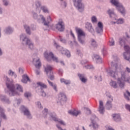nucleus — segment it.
<instances>
[{
    "instance_id": "obj_1",
    "label": "nucleus",
    "mask_w": 130,
    "mask_h": 130,
    "mask_svg": "<svg viewBox=\"0 0 130 130\" xmlns=\"http://www.w3.org/2000/svg\"><path fill=\"white\" fill-rule=\"evenodd\" d=\"M109 75L114 79H117V84L121 89L124 88L125 82L130 83V78H126L125 72H124L118 73L116 70L111 71L109 72Z\"/></svg>"
},
{
    "instance_id": "obj_2",
    "label": "nucleus",
    "mask_w": 130,
    "mask_h": 130,
    "mask_svg": "<svg viewBox=\"0 0 130 130\" xmlns=\"http://www.w3.org/2000/svg\"><path fill=\"white\" fill-rule=\"evenodd\" d=\"M6 85L8 89L9 90L10 96L20 95L19 92H21V93H23V87L19 84H16L14 85L12 83H7Z\"/></svg>"
},
{
    "instance_id": "obj_3",
    "label": "nucleus",
    "mask_w": 130,
    "mask_h": 130,
    "mask_svg": "<svg viewBox=\"0 0 130 130\" xmlns=\"http://www.w3.org/2000/svg\"><path fill=\"white\" fill-rule=\"evenodd\" d=\"M119 43L121 46H124V49L125 52L123 54L124 58L126 60H129L130 58V48L127 45H125V39H120Z\"/></svg>"
},
{
    "instance_id": "obj_4",
    "label": "nucleus",
    "mask_w": 130,
    "mask_h": 130,
    "mask_svg": "<svg viewBox=\"0 0 130 130\" xmlns=\"http://www.w3.org/2000/svg\"><path fill=\"white\" fill-rule=\"evenodd\" d=\"M111 3L114 6L116 7L117 10H118L122 15H124V14H125V10H124L123 6H122L121 4H119L118 0H111Z\"/></svg>"
},
{
    "instance_id": "obj_5",
    "label": "nucleus",
    "mask_w": 130,
    "mask_h": 130,
    "mask_svg": "<svg viewBox=\"0 0 130 130\" xmlns=\"http://www.w3.org/2000/svg\"><path fill=\"white\" fill-rule=\"evenodd\" d=\"M76 32L78 35V41L83 44L85 43V32L80 28L76 29Z\"/></svg>"
},
{
    "instance_id": "obj_6",
    "label": "nucleus",
    "mask_w": 130,
    "mask_h": 130,
    "mask_svg": "<svg viewBox=\"0 0 130 130\" xmlns=\"http://www.w3.org/2000/svg\"><path fill=\"white\" fill-rule=\"evenodd\" d=\"M44 57L48 60V61H50L51 59L53 60V61H55V62H58V60L57 57L54 56L52 52L48 53L47 52H45L44 54Z\"/></svg>"
},
{
    "instance_id": "obj_7",
    "label": "nucleus",
    "mask_w": 130,
    "mask_h": 130,
    "mask_svg": "<svg viewBox=\"0 0 130 130\" xmlns=\"http://www.w3.org/2000/svg\"><path fill=\"white\" fill-rule=\"evenodd\" d=\"M20 39H22V41L25 42V44H27L28 45V47L31 49H33L34 48V45H33V43L31 42V41L29 40L28 38L25 37L24 38V35H21L20 36Z\"/></svg>"
},
{
    "instance_id": "obj_8",
    "label": "nucleus",
    "mask_w": 130,
    "mask_h": 130,
    "mask_svg": "<svg viewBox=\"0 0 130 130\" xmlns=\"http://www.w3.org/2000/svg\"><path fill=\"white\" fill-rule=\"evenodd\" d=\"M97 119H98V118H96L95 115H92L90 118L92 126L94 128V129L99 127V125L96 122V120H97Z\"/></svg>"
},
{
    "instance_id": "obj_9",
    "label": "nucleus",
    "mask_w": 130,
    "mask_h": 130,
    "mask_svg": "<svg viewBox=\"0 0 130 130\" xmlns=\"http://www.w3.org/2000/svg\"><path fill=\"white\" fill-rule=\"evenodd\" d=\"M74 6L78 8L79 10L80 9H84V6L82 4V0H73Z\"/></svg>"
},
{
    "instance_id": "obj_10",
    "label": "nucleus",
    "mask_w": 130,
    "mask_h": 130,
    "mask_svg": "<svg viewBox=\"0 0 130 130\" xmlns=\"http://www.w3.org/2000/svg\"><path fill=\"white\" fill-rule=\"evenodd\" d=\"M40 17L41 20L43 21V23H44V25H45V26H48V25H49V23L51 22V18H50V16H48L47 17L46 21L45 20V18H44L43 16L40 15Z\"/></svg>"
},
{
    "instance_id": "obj_11",
    "label": "nucleus",
    "mask_w": 130,
    "mask_h": 130,
    "mask_svg": "<svg viewBox=\"0 0 130 130\" xmlns=\"http://www.w3.org/2000/svg\"><path fill=\"white\" fill-rule=\"evenodd\" d=\"M56 29L58 31H62L64 30V24L62 21H59L58 24L56 25Z\"/></svg>"
},
{
    "instance_id": "obj_12",
    "label": "nucleus",
    "mask_w": 130,
    "mask_h": 130,
    "mask_svg": "<svg viewBox=\"0 0 130 130\" xmlns=\"http://www.w3.org/2000/svg\"><path fill=\"white\" fill-rule=\"evenodd\" d=\"M32 62L37 69H40L41 67V62L39 58H34Z\"/></svg>"
},
{
    "instance_id": "obj_13",
    "label": "nucleus",
    "mask_w": 130,
    "mask_h": 130,
    "mask_svg": "<svg viewBox=\"0 0 130 130\" xmlns=\"http://www.w3.org/2000/svg\"><path fill=\"white\" fill-rule=\"evenodd\" d=\"M108 94L109 95L108 96V98H109V100L107 103V107L108 109H110V108H111L112 107V106L111 105V102H112V101H113V99L112 98V97H111V95H110V94H109V93H108Z\"/></svg>"
},
{
    "instance_id": "obj_14",
    "label": "nucleus",
    "mask_w": 130,
    "mask_h": 130,
    "mask_svg": "<svg viewBox=\"0 0 130 130\" xmlns=\"http://www.w3.org/2000/svg\"><path fill=\"white\" fill-rule=\"evenodd\" d=\"M52 70H53V68L49 65L47 66V67L45 68V71L46 72L48 76V74H49L50 75H52V74H53L52 73Z\"/></svg>"
},
{
    "instance_id": "obj_15",
    "label": "nucleus",
    "mask_w": 130,
    "mask_h": 130,
    "mask_svg": "<svg viewBox=\"0 0 130 130\" xmlns=\"http://www.w3.org/2000/svg\"><path fill=\"white\" fill-rule=\"evenodd\" d=\"M60 52L61 54H64V55H67L68 57H70V56H71V53H70V51H69L68 50L64 49L62 47L60 48Z\"/></svg>"
},
{
    "instance_id": "obj_16",
    "label": "nucleus",
    "mask_w": 130,
    "mask_h": 130,
    "mask_svg": "<svg viewBox=\"0 0 130 130\" xmlns=\"http://www.w3.org/2000/svg\"><path fill=\"white\" fill-rule=\"evenodd\" d=\"M59 101H67V96L63 93H60L58 98Z\"/></svg>"
},
{
    "instance_id": "obj_17",
    "label": "nucleus",
    "mask_w": 130,
    "mask_h": 130,
    "mask_svg": "<svg viewBox=\"0 0 130 130\" xmlns=\"http://www.w3.org/2000/svg\"><path fill=\"white\" fill-rule=\"evenodd\" d=\"M22 109L23 110V113L24 115H26V116L30 117L31 116V114H30V112L27 110L24 106H21Z\"/></svg>"
},
{
    "instance_id": "obj_18",
    "label": "nucleus",
    "mask_w": 130,
    "mask_h": 130,
    "mask_svg": "<svg viewBox=\"0 0 130 130\" xmlns=\"http://www.w3.org/2000/svg\"><path fill=\"white\" fill-rule=\"evenodd\" d=\"M98 25V27L96 28V32H98V33L103 32V24L99 22Z\"/></svg>"
},
{
    "instance_id": "obj_19",
    "label": "nucleus",
    "mask_w": 130,
    "mask_h": 130,
    "mask_svg": "<svg viewBox=\"0 0 130 130\" xmlns=\"http://www.w3.org/2000/svg\"><path fill=\"white\" fill-rule=\"evenodd\" d=\"M99 103H100V106H99V112H100V113L103 114L104 112V107H103V102L101 101H100Z\"/></svg>"
},
{
    "instance_id": "obj_20",
    "label": "nucleus",
    "mask_w": 130,
    "mask_h": 130,
    "mask_svg": "<svg viewBox=\"0 0 130 130\" xmlns=\"http://www.w3.org/2000/svg\"><path fill=\"white\" fill-rule=\"evenodd\" d=\"M85 27L88 29L89 32H94V29L92 28V24L90 23H87L85 25Z\"/></svg>"
},
{
    "instance_id": "obj_21",
    "label": "nucleus",
    "mask_w": 130,
    "mask_h": 130,
    "mask_svg": "<svg viewBox=\"0 0 130 130\" xmlns=\"http://www.w3.org/2000/svg\"><path fill=\"white\" fill-rule=\"evenodd\" d=\"M115 121H119L120 120V115L118 114H114L112 115Z\"/></svg>"
},
{
    "instance_id": "obj_22",
    "label": "nucleus",
    "mask_w": 130,
    "mask_h": 130,
    "mask_svg": "<svg viewBox=\"0 0 130 130\" xmlns=\"http://www.w3.org/2000/svg\"><path fill=\"white\" fill-rule=\"evenodd\" d=\"M68 113L69 114H71L72 115H75V116H77L78 115V114H80L81 113V112L80 111H69Z\"/></svg>"
},
{
    "instance_id": "obj_23",
    "label": "nucleus",
    "mask_w": 130,
    "mask_h": 130,
    "mask_svg": "<svg viewBox=\"0 0 130 130\" xmlns=\"http://www.w3.org/2000/svg\"><path fill=\"white\" fill-rule=\"evenodd\" d=\"M78 77L82 83H86L87 82V79L85 78V76L83 74H78Z\"/></svg>"
},
{
    "instance_id": "obj_24",
    "label": "nucleus",
    "mask_w": 130,
    "mask_h": 130,
    "mask_svg": "<svg viewBox=\"0 0 130 130\" xmlns=\"http://www.w3.org/2000/svg\"><path fill=\"white\" fill-rule=\"evenodd\" d=\"M28 81H30V79H29V77L27 75H24L22 76V79L21 80V82L22 83H27Z\"/></svg>"
},
{
    "instance_id": "obj_25",
    "label": "nucleus",
    "mask_w": 130,
    "mask_h": 130,
    "mask_svg": "<svg viewBox=\"0 0 130 130\" xmlns=\"http://www.w3.org/2000/svg\"><path fill=\"white\" fill-rule=\"evenodd\" d=\"M51 117L54 121H58V122H59V123H60V124H62V125H66V123H64L63 121L60 120V119H58L55 117L51 116Z\"/></svg>"
},
{
    "instance_id": "obj_26",
    "label": "nucleus",
    "mask_w": 130,
    "mask_h": 130,
    "mask_svg": "<svg viewBox=\"0 0 130 130\" xmlns=\"http://www.w3.org/2000/svg\"><path fill=\"white\" fill-rule=\"evenodd\" d=\"M110 85L113 88H114V89H116L118 88V85L117 84V83H116L115 81H112L110 83Z\"/></svg>"
},
{
    "instance_id": "obj_27",
    "label": "nucleus",
    "mask_w": 130,
    "mask_h": 130,
    "mask_svg": "<svg viewBox=\"0 0 130 130\" xmlns=\"http://www.w3.org/2000/svg\"><path fill=\"white\" fill-rule=\"evenodd\" d=\"M0 115L1 117H3L4 119H7V116L6 115H5V113H4V109L0 107Z\"/></svg>"
},
{
    "instance_id": "obj_28",
    "label": "nucleus",
    "mask_w": 130,
    "mask_h": 130,
    "mask_svg": "<svg viewBox=\"0 0 130 130\" xmlns=\"http://www.w3.org/2000/svg\"><path fill=\"white\" fill-rule=\"evenodd\" d=\"M94 58H95L96 60V62L98 63H102V59L100 58L99 55H94Z\"/></svg>"
},
{
    "instance_id": "obj_29",
    "label": "nucleus",
    "mask_w": 130,
    "mask_h": 130,
    "mask_svg": "<svg viewBox=\"0 0 130 130\" xmlns=\"http://www.w3.org/2000/svg\"><path fill=\"white\" fill-rule=\"evenodd\" d=\"M60 82L61 83H64L66 85H69V84H71V81L70 80H66L63 78L60 79Z\"/></svg>"
},
{
    "instance_id": "obj_30",
    "label": "nucleus",
    "mask_w": 130,
    "mask_h": 130,
    "mask_svg": "<svg viewBox=\"0 0 130 130\" xmlns=\"http://www.w3.org/2000/svg\"><path fill=\"white\" fill-rule=\"evenodd\" d=\"M37 85L40 86L41 89H46L47 88V86L42 82H38Z\"/></svg>"
},
{
    "instance_id": "obj_31",
    "label": "nucleus",
    "mask_w": 130,
    "mask_h": 130,
    "mask_svg": "<svg viewBox=\"0 0 130 130\" xmlns=\"http://www.w3.org/2000/svg\"><path fill=\"white\" fill-rule=\"evenodd\" d=\"M124 96L128 101L129 100V98L128 97H130V92H128V91L126 90V92L124 93Z\"/></svg>"
},
{
    "instance_id": "obj_32",
    "label": "nucleus",
    "mask_w": 130,
    "mask_h": 130,
    "mask_svg": "<svg viewBox=\"0 0 130 130\" xmlns=\"http://www.w3.org/2000/svg\"><path fill=\"white\" fill-rule=\"evenodd\" d=\"M13 32V29L11 28V27H9L7 28L6 33V34H10Z\"/></svg>"
},
{
    "instance_id": "obj_33",
    "label": "nucleus",
    "mask_w": 130,
    "mask_h": 130,
    "mask_svg": "<svg viewBox=\"0 0 130 130\" xmlns=\"http://www.w3.org/2000/svg\"><path fill=\"white\" fill-rule=\"evenodd\" d=\"M24 28L26 30V33L30 35V27H29V26H28L27 25H24Z\"/></svg>"
},
{
    "instance_id": "obj_34",
    "label": "nucleus",
    "mask_w": 130,
    "mask_h": 130,
    "mask_svg": "<svg viewBox=\"0 0 130 130\" xmlns=\"http://www.w3.org/2000/svg\"><path fill=\"white\" fill-rule=\"evenodd\" d=\"M48 82L49 85H50V86H52V87H53V89H54L55 90V91H57L56 85H53V83L51 82H50L49 80H48Z\"/></svg>"
},
{
    "instance_id": "obj_35",
    "label": "nucleus",
    "mask_w": 130,
    "mask_h": 130,
    "mask_svg": "<svg viewBox=\"0 0 130 130\" xmlns=\"http://www.w3.org/2000/svg\"><path fill=\"white\" fill-rule=\"evenodd\" d=\"M109 45L110 46H113L114 45V40L113 39H110L109 40Z\"/></svg>"
},
{
    "instance_id": "obj_36",
    "label": "nucleus",
    "mask_w": 130,
    "mask_h": 130,
    "mask_svg": "<svg viewBox=\"0 0 130 130\" xmlns=\"http://www.w3.org/2000/svg\"><path fill=\"white\" fill-rule=\"evenodd\" d=\"M91 45H92V46H93V47H96V46H97V44H96V41H95V40H94L93 39H92L91 41Z\"/></svg>"
},
{
    "instance_id": "obj_37",
    "label": "nucleus",
    "mask_w": 130,
    "mask_h": 130,
    "mask_svg": "<svg viewBox=\"0 0 130 130\" xmlns=\"http://www.w3.org/2000/svg\"><path fill=\"white\" fill-rule=\"evenodd\" d=\"M41 9L44 12V13H48V10L47 9V8H46V7H42Z\"/></svg>"
},
{
    "instance_id": "obj_38",
    "label": "nucleus",
    "mask_w": 130,
    "mask_h": 130,
    "mask_svg": "<svg viewBox=\"0 0 130 130\" xmlns=\"http://www.w3.org/2000/svg\"><path fill=\"white\" fill-rule=\"evenodd\" d=\"M91 21L92 23H96V22H97V18H96L95 16H93L91 18Z\"/></svg>"
},
{
    "instance_id": "obj_39",
    "label": "nucleus",
    "mask_w": 130,
    "mask_h": 130,
    "mask_svg": "<svg viewBox=\"0 0 130 130\" xmlns=\"http://www.w3.org/2000/svg\"><path fill=\"white\" fill-rule=\"evenodd\" d=\"M25 97H26V98H28V97H30L31 96V93L30 92H25L24 93Z\"/></svg>"
},
{
    "instance_id": "obj_40",
    "label": "nucleus",
    "mask_w": 130,
    "mask_h": 130,
    "mask_svg": "<svg viewBox=\"0 0 130 130\" xmlns=\"http://www.w3.org/2000/svg\"><path fill=\"white\" fill-rule=\"evenodd\" d=\"M59 38L60 41H61V42H62L63 43H66V40L62 39V37L59 36Z\"/></svg>"
},
{
    "instance_id": "obj_41",
    "label": "nucleus",
    "mask_w": 130,
    "mask_h": 130,
    "mask_svg": "<svg viewBox=\"0 0 130 130\" xmlns=\"http://www.w3.org/2000/svg\"><path fill=\"white\" fill-rule=\"evenodd\" d=\"M108 13L109 15H110V17H111L112 15L114 14V12H113V11H111V10H109L108 11Z\"/></svg>"
},
{
    "instance_id": "obj_42",
    "label": "nucleus",
    "mask_w": 130,
    "mask_h": 130,
    "mask_svg": "<svg viewBox=\"0 0 130 130\" xmlns=\"http://www.w3.org/2000/svg\"><path fill=\"white\" fill-rule=\"evenodd\" d=\"M117 23V24H122L123 23V19H120L118 20Z\"/></svg>"
},
{
    "instance_id": "obj_43",
    "label": "nucleus",
    "mask_w": 130,
    "mask_h": 130,
    "mask_svg": "<svg viewBox=\"0 0 130 130\" xmlns=\"http://www.w3.org/2000/svg\"><path fill=\"white\" fill-rule=\"evenodd\" d=\"M0 99L2 101H6V96H5L4 95H1Z\"/></svg>"
},
{
    "instance_id": "obj_44",
    "label": "nucleus",
    "mask_w": 130,
    "mask_h": 130,
    "mask_svg": "<svg viewBox=\"0 0 130 130\" xmlns=\"http://www.w3.org/2000/svg\"><path fill=\"white\" fill-rule=\"evenodd\" d=\"M88 62H89L87 60H83L81 61L82 64H86V63H88Z\"/></svg>"
},
{
    "instance_id": "obj_45",
    "label": "nucleus",
    "mask_w": 130,
    "mask_h": 130,
    "mask_svg": "<svg viewBox=\"0 0 130 130\" xmlns=\"http://www.w3.org/2000/svg\"><path fill=\"white\" fill-rule=\"evenodd\" d=\"M36 7H37V8H40V6H41L40 2H38V1L36 3Z\"/></svg>"
},
{
    "instance_id": "obj_46",
    "label": "nucleus",
    "mask_w": 130,
    "mask_h": 130,
    "mask_svg": "<svg viewBox=\"0 0 130 130\" xmlns=\"http://www.w3.org/2000/svg\"><path fill=\"white\" fill-rule=\"evenodd\" d=\"M85 110L86 111V113H87V114H90L91 113V110H90V109L86 108L85 109Z\"/></svg>"
},
{
    "instance_id": "obj_47",
    "label": "nucleus",
    "mask_w": 130,
    "mask_h": 130,
    "mask_svg": "<svg viewBox=\"0 0 130 130\" xmlns=\"http://www.w3.org/2000/svg\"><path fill=\"white\" fill-rule=\"evenodd\" d=\"M85 68L88 69H93V66L91 65H87V66H85Z\"/></svg>"
},
{
    "instance_id": "obj_48",
    "label": "nucleus",
    "mask_w": 130,
    "mask_h": 130,
    "mask_svg": "<svg viewBox=\"0 0 130 130\" xmlns=\"http://www.w3.org/2000/svg\"><path fill=\"white\" fill-rule=\"evenodd\" d=\"M48 111V110H47V109H45L43 111V113L45 115H46L47 114Z\"/></svg>"
},
{
    "instance_id": "obj_49",
    "label": "nucleus",
    "mask_w": 130,
    "mask_h": 130,
    "mask_svg": "<svg viewBox=\"0 0 130 130\" xmlns=\"http://www.w3.org/2000/svg\"><path fill=\"white\" fill-rule=\"evenodd\" d=\"M125 108H126V109H127V110H128L130 112V105H126Z\"/></svg>"
},
{
    "instance_id": "obj_50",
    "label": "nucleus",
    "mask_w": 130,
    "mask_h": 130,
    "mask_svg": "<svg viewBox=\"0 0 130 130\" xmlns=\"http://www.w3.org/2000/svg\"><path fill=\"white\" fill-rule=\"evenodd\" d=\"M14 74V72L13 71H12L11 70H10L9 71V75H10V76H13Z\"/></svg>"
},
{
    "instance_id": "obj_51",
    "label": "nucleus",
    "mask_w": 130,
    "mask_h": 130,
    "mask_svg": "<svg viewBox=\"0 0 130 130\" xmlns=\"http://www.w3.org/2000/svg\"><path fill=\"white\" fill-rule=\"evenodd\" d=\"M3 3L5 6H8V5H9V3H8V1H5V0L3 1Z\"/></svg>"
},
{
    "instance_id": "obj_52",
    "label": "nucleus",
    "mask_w": 130,
    "mask_h": 130,
    "mask_svg": "<svg viewBox=\"0 0 130 130\" xmlns=\"http://www.w3.org/2000/svg\"><path fill=\"white\" fill-rule=\"evenodd\" d=\"M50 80H54V76L53 75H51V76L49 77Z\"/></svg>"
},
{
    "instance_id": "obj_53",
    "label": "nucleus",
    "mask_w": 130,
    "mask_h": 130,
    "mask_svg": "<svg viewBox=\"0 0 130 130\" xmlns=\"http://www.w3.org/2000/svg\"><path fill=\"white\" fill-rule=\"evenodd\" d=\"M42 96H43V97H45L46 96V93H45L44 91H42Z\"/></svg>"
},
{
    "instance_id": "obj_54",
    "label": "nucleus",
    "mask_w": 130,
    "mask_h": 130,
    "mask_svg": "<svg viewBox=\"0 0 130 130\" xmlns=\"http://www.w3.org/2000/svg\"><path fill=\"white\" fill-rule=\"evenodd\" d=\"M38 106L39 108H41V103L40 102H38Z\"/></svg>"
},
{
    "instance_id": "obj_55",
    "label": "nucleus",
    "mask_w": 130,
    "mask_h": 130,
    "mask_svg": "<svg viewBox=\"0 0 130 130\" xmlns=\"http://www.w3.org/2000/svg\"><path fill=\"white\" fill-rule=\"evenodd\" d=\"M54 45L56 47V48H57L58 47H59V46H58L56 43H54Z\"/></svg>"
},
{
    "instance_id": "obj_56",
    "label": "nucleus",
    "mask_w": 130,
    "mask_h": 130,
    "mask_svg": "<svg viewBox=\"0 0 130 130\" xmlns=\"http://www.w3.org/2000/svg\"><path fill=\"white\" fill-rule=\"evenodd\" d=\"M126 71L128 73H130V69L127 67L126 68Z\"/></svg>"
},
{
    "instance_id": "obj_57",
    "label": "nucleus",
    "mask_w": 130,
    "mask_h": 130,
    "mask_svg": "<svg viewBox=\"0 0 130 130\" xmlns=\"http://www.w3.org/2000/svg\"><path fill=\"white\" fill-rule=\"evenodd\" d=\"M37 17V14L36 13H35V14H34V18H35V19H36Z\"/></svg>"
},
{
    "instance_id": "obj_58",
    "label": "nucleus",
    "mask_w": 130,
    "mask_h": 130,
    "mask_svg": "<svg viewBox=\"0 0 130 130\" xmlns=\"http://www.w3.org/2000/svg\"><path fill=\"white\" fill-rule=\"evenodd\" d=\"M71 36L73 37V38H75V35H74L72 31H71Z\"/></svg>"
},
{
    "instance_id": "obj_59",
    "label": "nucleus",
    "mask_w": 130,
    "mask_h": 130,
    "mask_svg": "<svg viewBox=\"0 0 130 130\" xmlns=\"http://www.w3.org/2000/svg\"><path fill=\"white\" fill-rule=\"evenodd\" d=\"M59 74L60 75H61V74H62V72L61 71V70H59Z\"/></svg>"
},
{
    "instance_id": "obj_60",
    "label": "nucleus",
    "mask_w": 130,
    "mask_h": 130,
    "mask_svg": "<svg viewBox=\"0 0 130 130\" xmlns=\"http://www.w3.org/2000/svg\"><path fill=\"white\" fill-rule=\"evenodd\" d=\"M108 130H114L112 128H111L110 127H109L108 128Z\"/></svg>"
},
{
    "instance_id": "obj_61",
    "label": "nucleus",
    "mask_w": 130,
    "mask_h": 130,
    "mask_svg": "<svg viewBox=\"0 0 130 130\" xmlns=\"http://www.w3.org/2000/svg\"><path fill=\"white\" fill-rule=\"evenodd\" d=\"M19 73H21V72H23V70L22 69H19Z\"/></svg>"
},
{
    "instance_id": "obj_62",
    "label": "nucleus",
    "mask_w": 130,
    "mask_h": 130,
    "mask_svg": "<svg viewBox=\"0 0 130 130\" xmlns=\"http://www.w3.org/2000/svg\"><path fill=\"white\" fill-rule=\"evenodd\" d=\"M36 73L37 75H39V74H40L39 71H37L36 72Z\"/></svg>"
},
{
    "instance_id": "obj_63",
    "label": "nucleus",
    "mask_w": 130,
    "mask_h": 130,
    "mask_svg": "<svg viewBox=\"0 0 130 130\" xmlns=\"http://www.w3.org/2000/svg\"><path fill=\"white\" fill-rule=\"evenodd\" d=\"M3 54V53L2 52V50L0 49V55H2Z\"/></svg>"
},
{
    "instance_id": "obj_64",
    "label": "nucleus",
    "mask_w": 130,
    "mask_h": 130,
    "mask_svg": "<svg viewBox=\"0 0 130 130\" xmlns=\"http://www.w3.org/2000/svg\"><path fill=\"white\" fill-rule=\"evenodd\" d=\"M61 64H63V66H64V63H63V62L61 61Z\"/></svg>"
}]
</instances>
